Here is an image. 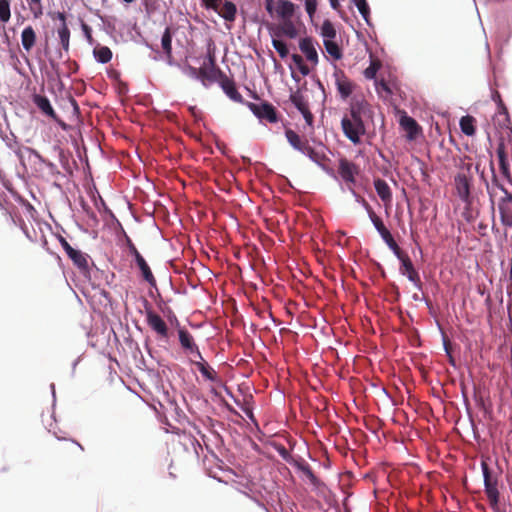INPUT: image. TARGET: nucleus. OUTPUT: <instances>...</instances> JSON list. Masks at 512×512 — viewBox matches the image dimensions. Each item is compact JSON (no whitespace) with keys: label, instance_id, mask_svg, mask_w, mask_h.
<instances>
[{"label":"nucleus","instance_id":"nucleus-14","mask_svg":"<svg viewBox=\"0 0 512 512\" xmlns=\"http://www.w3.org/2000/svg\"><path fill=\"white\" fill-rule=\"evenodd\" d=\"M225 94L233 101L244 103L242 95L238 92L235 82L230 79L226 74L223 75L218 82Z\"/></svg>","mask_w":512,"mask_h":512},{"label":"nucleus","instance_id":"nucleus-31","mask_svg":"<svg viewBox=\"0 0 512 512\" xmlns=\"http://www.w3.org/2000/svg\"><path fill=\"white\" fill-rule=\"evenodd\" d=\"M95 58L100 63H108L112 59V51L107 46L97 47L93 51Z\"/></svg>","mask_w":512,"mask_h":512},{"label":"nucleus","instance_id":"nucleus-34","mask_svg":"<svg viewBox=\"0 0 512 512\" xmlns=\"http://www.w3.org/2000/svg\"><path fill=\"white\" fill-rule=\"evenodd\" d=\"M303 154L308 156L313 162H315L317 164H321L326 159V156L324 153L315 150L310 145L307 146V148L304 150Z\"/></svg>","mask_w":512,"mask_h":512},{"label":"nucleus","instance_id":"nucleus-60","mask_svg":"<svg viewBox=\"0 0 512 512\" xmlns=\"http://www.w3.org/2000/svg\"><path fill=\"white\" fill-rule=\"evenodd\" d=\"M84 28H85V30H86V33H87V35H88V38H90L91 36H90V33H89V28H88V26H86V25H85V26H84Z\"/></svg>","mask_w":512,"mask_h":512},{"label":"nucleus","instance_id":"nucleus-28","mask_svg":"<svg viewBox=\"0 0 512 512\" xmlns=\"http://www.w3.org/2000/svg\"><path fill=\"white\" fill-rule=\"evenodd\" d=\"M475 119L470 115L463 116L460 119L461 131L467 136H473L475 134Z\"/></svg>","mask_w":512,"mask_h":512},{"label":"nucleus","instance_id":"nucleus-1","mask_svg":"<svg viewBox=\"0 0 512 512\" xmlns=\"http://www.w3.org/2000/svg\"><path fill=\"white\" fill-rule=\"evenodd\" d=\"M487 191L492 204H494V199L498 198L497 204L501 223L504 226L512 227V194L498 182L495 174L493 175L492 184L487 185Z\"/></svg>","mask_w":512,"mask_h":512},{"label":"nucleus","instance_id":"nucleus-36","mask_svg":"<svg viewBox=\"0 0 512 512\" xmlns=\"http://www.w3.org/2000/svg\"><path fill=\"white\" fill-rule=\"evenodd\" d=\"M10 1L0 0V21L3 23H7L11 18Z\"/></svg>","mask_w":512,"mask_h":512},{"label":"nucleus","instance_id":"nucleus-40","mask_svg":"<svg viewBox=\"0 0 512 512\" xmlns=\"http://www.w3.org/2000/svg\"><path fill=\"white\" fill-rule=\"evenodd\" d=\"M369 218L373 223L374 227L376 228V230L378 231V233L380 234V236H383L384 233L389 232V230L384 225L382 219L376 213L369 216Z\"/></svg>","mask_w":512,"mask_h":512},{"label":"nucleus","instance_id":"nucleus-33","mask_svg":"<svg viewBox=\"0 0 512 512\" xmlns=\"http://www.w3.org/2000/svg\"><path fill=\"white\" fill-rule=\"evenodd\" d=\"M383 241L387 244V246L392 250V252L394 253V255L397 257V256H400L401 253H403L404 251L398 246V244L396 243V241L394 240L392 234L389 232L387 233H384L383 236H381Z\"/></svg>","mask_w":512,"mask_h":512},{"label":"nucleus","instance_id":"nucleus-27","mask_svg":"<svg viewBox=\"0 0 512 512\" xmlns=\"http://www.w3.org/2000/svg\"><path fill=\"white\" fill-rule=\"evenodd\" d=\"M161 46L167 57V59L172 58V32L171 28L167 27L161 38Z\"/></svg>","mask_w":512,"mask_h":512},{"label":"nucleus","instance_id":"nucleus-7","mask_svg":"<svg viewBox=\"0 0 512 512\" xmlns=\"http://www.w3.org/2000/svg\"><path fill=\"white\" fill-rule=\"evenodd\" d=\"M246 105L258 119L269 123L278 121L276 109L272 104L262 101L260 103L247 102Z\"/></svg>","mask_w":512,"mask_h":512},{"label":"nucleus","instance_id":"nucleus-43","mask_svg":"<svg viewBox=\"0 0 512 512\" xmlns=\"http://www.w3.org/2000/svg\"><path fill=\"white\" fill-rule=\"evenodd\" d=\"M272 45L281 58H286L288 56L289 50L287 48V45L283 41L273 39Z\"/></svg>","mask_w":512,"mask_h":512},{"label":"nucleus","instance_id":"nucleus-29","mask_svg":"<svg viewBox=\"0 0 512 512\" xmlns=\"http://www.w3.org/2000/svg\"><path fill=\"white\" fill-rule=\"evenodd\" d=\"M290 101L301 113L309 109L308 101L299 91H296L290 95Z\"/></svg>","mask_w":512,"mask_h":512},{"label":"nucleus","instance_id":"nucleus-5","mask_svg":"<svg viewBox=\"0 0 512 512\" xmlns=\"http://www.w3.org/2000/svg\"><path fill=\"white\" fill-rule=\"evenodd\" d=\"M338 173L350 191V187L356 184V176L360 173V168L354 162L341 157L338 160Z\"/></svg>","mask_w":512,"mask_h":512},{"label":"nucleus","instance_id":"nucleus-15","mask_svg":"<svg viewBox=\"0 0 512 512\" xmlns=\"http://www.w3.org/2000/svg\"><path fill=\"white\" fill-rule=\"evenodd\" d=\"M178 336H179V342L181 344V347L192 353V354H198V358H201V352L194 342L193 336L189 333L188 330L184 328H180L178 330Z\"/></svg>","mask_w":512,"mask_h":512},{"label":"nucleus","instance_id":"nucleus-58","mask_svg":"<svg viewBox=\"0 0 512 512\" xmlns=\"http://www.w3.org/2000/svg\"><path fill=\"white\" fill-rule=\"evenodd\" d=\"M189 110H190L191 114H192L194 117H196V111H197V110H196V107H190V108H189Z\"/></svg>","mask_w":512,"mask_h":512},{"label":"nucleus","instance_id":"nucleus-25","mask_svg":"<svg viewBox=\"0 0 512 512\" xmlns=\"http://www.w3.org/2000/svg\"><path fill=\"white\" fill-rule=\"evenodd\" d=\"M498 159H499V166L502 174L509 178L510 177V168L509 163L507 160L506 152H505V146L503 142H500L498 144L497 150H496Z\"/></svg>","mask_w":512,"mask_h":512},{"label":"nucleus","instance_id":"nucleus-2","mask_svg":"<svg viewBox=\"0 0 512 512\" xmlns=\"http://www.w3.org/2000/svg\"><path fill=\"white\" fill-rule=\"evenodd\" d=\"M481 469L484 478V487L490 507L498 512L500 503V492L498 489V475L489 468L486 459L481 461Z\"/></svg>","mask_w":512,"mask_h":512},{"label":"nucleus","instance_id":"nucleus-54","mask_svg":"<svg viewBox=\"0 0 512 512\" xmlns=\"http://www.w3.org/2000/svg\"><path fill=\"white\" fill-rule=\"evenodd\" d=\"M264 3H265V9L266 11L272 15L273 14V5H274V0H264Z\"/></svg>","mask_w":512,"mask_h":512},{"label":"nucleus","instance_id":"nucleus-53","mask_svg":"<svg viewBox=\"0 0 512 512\" xmlns=\"http://www.w3.org/2000/svg\"><path fill=\"white\" fill-rule=\"evenodd\" d=\"M128 248H129V251L130 253L135 257L137 258V255H141L139 253V251L137 250V248L135 247V245L131 242L130 239H128Z\"/></svg>","mask_w":512,"mask_h":512},{"label":"nucleus","instance_id":"nucleus-24","mask_svg":"<svg viewBox=\"0 0 512 512\" xmlns=\"http://www.w3.org/2000/svg\"><path fill=\"white\" fill-rule=\"evenodd\" d=\"M21 43L25 51L30 52L36 43V33L32 26H27L21 33Z\"/></svg>","mask_w":512,"mask_h":512},{"label":"nucleus","instance_id":"nucleus-37","mask_svg":"<svg viewBox=\"0 0 512 512\" xmlns=\"http://www.w3.org/2000/svg\"><path fill=\"white\" fill-rule=\"evenodd\" d=\"M350 192L355 197L356 202H358L359 204H361L364 207L368 216H371L372 214L375 213V211L373 210L371 205L366 201V199L364 197H362L355 191L354 187H350Z\"/></svg>","mask_w":512,"mask_h":512},{"label":"nucleus","instance_id":"nucleus-47","mask_svg":"<svg viewBox=\"0 0 512 512\" xmlns=\"http://www.w3.org/2000/svg\"><path fill=\"white\" fill-rule=\"evenodd\" d=\"M317 0H305V9L310 18H312L317 9Z\"/></svg>","mask_w":512,"mask_h":512},{"label":"nucleus","instance_id":"nucleus-39","mask_svg":"<svg viewBox=\"0 0 512 512\" xmlns=\"http://www.w3.org/2000/svg\"><path fill=\"white\" fill-rule=\"evenodd\" d=\"M291 58H292V61L295 63V65L298 67L300 73L303 76H307L310 73V69L304 63V60H303L302 56H300L299 54H293L291 56Z\"/></svg>","mask_w":512,"mask_h":512},{"label":"nucleus","instance_id":"nucleus-16","mask_svg":"<svg viewBox=\"0 0 512 512\" xmlns=\"http://www.w3.org/2000/svg\"><path fill=\"white\" fill-rule=\"evenodd\" d=\"M374 187L385 207H390L392 203V191L388 183L381 178H377L374 180Z\"/></svg>","mask_w":512,"mask_h":512},{"label":"nucleus","instance_id":"nucleus-52","mask_svg":"<svg viewBox=\"0 0 512 512\" xmlns=\"http://www.w3.org/2000/svg\"><path fill=\"white\" fill-rule=\"evenodd\" d=\"M307 123L308 126L312 127L313 125V120H314V116L313 114L310 112L309 109L305 110L304 112L301 113Z\"/></svg>","mask_w":512,"mask_h":512},{"label":"nucleus","instance_id":"nucleus-48","mask_svg":"<svg viewBox=\"0 0 512 512\" xmlns=\"http://www.w3.org/2000/svg\"><path fill=\"white\" fill-rule=\"evenodd\" d=\"M75 448H78L80 451H83L84 448L81 444L74 440H66L65 439V446L61 448V450H73Z\"/></svg>","mask_w":512,"mask_h":512},{"label":"nucleus","instance_id":"nucleus-22","mask_svg":"<svg viewBox=\"0 0 512 512\" xmlns=\"http://www.w3.org/2000/svg\"><path fill=\"white\" fill-rule=\"evenodd\" d=\"M135 261L137 263V266L139 267L140 271H141V274H142V277L145 281H147L151 286H155L156 285V279L149 267V265L147 264V262L145 261V259L143 258L142 255H137V258H135Z\"/></svg>","mask_w":512,"mask_h":512},{"label":"nucleus","instance_id":"nucleus-17","mask_svg":"<svg viewBox=\"0 0 512 512\" xmlns=\"http://www.w3.org/2000/svg\"><path fill=\"white\" fill-rule=\"evenodd\" d=\"M299 48L301 52L306 56L308 61H310L314 65L318 63V53L314 47L312 38H302L299 41Z\"/></svg>","mask_w":512,"mask_h":512},{"label":"nucleus","instance_id":"nucleus-56","mask_svg":"<svg viewBox=\"0 0 512 512\" xmlns=\"http://www.w3.org/2000/svg\"><path fill=\"white\" fill-rule=\"evenodd\" d=\"M57 18L61 21V24H66V16L63 12H58Z\"/></svg>","mask_w":512,"mask_h":512},{"label":"nucleus","instance_id":"nucleus-42","mask_svg":"<svg viewBox=\"0 0 512 512\" xmlns=\"http://www.w3.org/2000/svg\"><path fill=\"white\" fill-rule=\"evenodd\" d=\"M381 64L378 60H372L370 65L364 70V76L366 79H374L376 77L377 71L379 70Z\"/></svg>","mask_w":512,"mask_h":512},{"label":"nucleus","instance_id":"nucleus-49","mask_svg":"<svg viewBox=\"0 0 512 512\" xmlns=\"http://www.w3.org/2000/svg\"><path fill=\"white\" fill-rule=\"evenodd\" d=\"M203 3L206 8L218 11V8L221 5L222 0H203Z\"/></svg>","mask_w":512,"mask_h":512},{"label":"nucleus","instance_id":"nucleus-4","mask_svg":"<svg viewBox=\"0 0 512 512\" xmlns=\"http://www.w3.org/2000/svg\"><path fill=\"white\" fill-rule=\"evenodd\" d=\"M492 123L500 133V142H503L505 139L509 141L512 139V122L507 107L497 110L492 118Z\"/></svg>","mask_w":512,"mask_h":512},{"label":"nucleus","instance_id":"nucleus-50","mask_svg":"<svg viewBox=\"0 0 512 512\" xmlns=\"http://www.w3.org/2000/svg\"><path fill=\"white\" fill-rule=\"evenodd\" d=\"M185 72L192 78H196L200 80V68H195L191 65H188L185 69Z\"/></svg>","mask_w":512,"mask_h":512},{"label":"nucleus","instance_id":"nucleus-57","mask_svg":"<svg viewBox=\"0 0 512 512\" xmlns=\"http://www.w3.org/2000/svg\"><path fill=\"white\" fill-rule=\"evenodd\" d=\"M246 414L252 421H255L254 415L251 410L246 411Z\"/></svg>","mask_w":512,"mask_h":512},{"label":"nucleus","instance_id":"nucleus-3","mask_svg":"<svg viewBox=\"0 0 512 512\" xmlns=\"http://www.w3.org/2000/svg\"><path fill=\"white\" fill-rule=\"evenodd\" d=\"M224 74L216 64L214 52L209 51L206 61L200 67V81L204 86H207V83L219 82Z\"/></svg>","mask_w":512,"mask_h":512},{"label":"nucleus","instance_id":"nucleus-51","mask_svg":"<svg viewBox=\"0 0 512 512\" xmlns=\"http://www.w3.org/2000/svg\"><path fill=\"white\" fill-rule=\"evenodd\" d=\"M492 99H493V101H495L497 103L498 109H501L502 107H506L501 98L500 93L497 90L493 91Z\"/></svg>","mask_w":512,"mask_h":512},{"label":"nucleus","instance_id":"nucleus-20","mask_svg":"<svg viewBox=\"0 0 512 512\" xmlns=\"http://www.w3.org/2000/svg\"><path fill=\"white\" fill-rule=\"evenodd\" d=\"M192 363L197 367L199 372L205 377L207 380L216 382L217 381V373L215 370L204 360L203 356L198 358V360H193Z\"/></svg>","mask_w":512,"mask_h":512},{"label":"nucleus","instance_id":"nucleus-19","mask_svg":"<svg viewBox=\"0 0 512 512\" xmlns=\"http://www.w3.org/2000/svg\"><path fill=\"white\" fill-rule=\"evenodd\" d=\"M285 136L288 143L297 151L303 153L309 145L306 138L300 137L294 130L286 129Z\"/></svg>","mask_w":512,"mask_h":512},{"label":"nucleus","instance_id":"nucleus-10","mask_svg":"<svg viewBox=\"0 0 512 512\" xmlns=\"http://www.w3.org/2000/svg\"><path fill=\"white\" fill-rule=\"evenodd\" d=\"M333 76L339 95L342 99H347L353 92L354 84L341 69H335Z\"/></svg>","mask_w":512,"mask_h":512},{"label":"nucleus","instance_id":"nucleus-12","mask_svg":"<svg viewBox=\"0 0 512 512\" xmlns=\"http://www.w3.org/2000/svg\"><path fill=\"white\" fill-rule=\"evenodd\" d=\"M33 104L39 109V111L46 117H49L55 121H58V115L53 109L50 100L47 96L40 93H34L31 96Z\"/></svg>","mask_w":512,"mask_h":512},{"label":"nucleus","instance_id":"nucleus-55","mask_svg":"<svg viewBox=\"0 0 512 512\" xmlns=\"http://www.w3.org/2000/svg\"><path fill=\"white\" fill-rule=\"evenodd\" d=\"M329 2H330L331 7H332L334 10H339V8H340V4H339V1H338V0H329Z\"/></svg>","mask_w":512,"mask_h":512},{"label":"nucleus","instance_id":"nucleus-13","mask_svg":"<svg viewBox=\"0 0 512 512\" xmlns=\"http://www.w3.org/2000/svg\"><path fill=\"white\" fill-rule=\"evenodd\" d=\"M146 320L149 327L162 338L168 337V327L165 321L154 311H146Z\"/></svg>","mask_w":512,"mask_h":512},{"label":"nucleus","instance_id":"nucleus-26","mask_svg":"<svg viewBox=\"0 0 512 512\" xmlns=\"http://www.w3.org/2000/svg\"><path fill=\"white\" fill-rule=\"evenodd\" d=\"M363 106V102L352 103L349 109V114H346L343 118H348V120L352 122L364 123L361 116Z\"/></svg>","mask_w":512,"mask_h":512},{"label":"nucleus","instance_id":"nucleus-46","mask_svg":"<svg viewBox=\"0 0 512 512\" xmlns=\"http://www.w3.org/2000/svg\"><path fill=\"white\" fill-rule=\"evenodd\" d=\"M376 90L379 94H381L382 92H385L386 96H390L393 94L389 84L387 82H385L384 80L376 82Z\"/></svg>","mask_w":512,"mask_h":512},{"label":"nucleus","instance_id":"nucleus-18","mask_svg":"<svg viewBox=\"0 0 512 512\" xmlns=\"http://www.w3.org/2000/svg\"><path fill=\"white\" fill-rule=\"evenodd\" d=\"M400 125L406 131L409 140H414L421 131L416 120L407 115H403L400 118Z\"/></svg>","mask_w":512,"mask_h":512},{"label":"nucleus","instance_id":"nucleus-38","mask_svg":"<svg viewBox=\"0 0 512 512\" xmlns=\"http://www.w3.org/2000/svg\"><path fill=\"white\" fill-rule=\"evenodd\" d=\"M354 4L358 8L364 20L369 23L370 8L366 0H354Z\"/></svg>","mask_w":512,"mask_h":512},{"label":"nucleus","instance_id":"nucleus-21","mask_svg":"<svg viewBox=\"0 0 512 512\" xmlns=\"http://www.w3.org/2000/svg\"><path fill=\"white\" fill-rule=\"evenodd\" d=\"M222 6H219L218 11H216L222 18L226 21L233 22L235 21L237 14L236 5L228 0H222Z\"/></svg>","mask_w":512,"mask_h":512},{"label":"nucleus","instance_id":"nucleus-8","mask_svg":"<svg viewBox=\"0 0 512 512\" xmlns=\"http://www.w3.org/2000/svg\"><path fill=\"white\" fill-rule=\"evenodd\" d=\"M399 261L401 262L400 272L402 275L407 276L409 281H411L418 289L422 288V281L418 271L415 269L410 257L407 253L403 252L400 256H397Z\"/></svg>","mask_w":512,"mask_h":512},{"label":"nucleus","instance_id":"nucleus-41","mask_svg":"<svg viewBox=\"0 0 512 512\" xmlns=\"http://www.w3.org/2000/svg\"><path fill=\"white\" fill-rule=\"evenodd\" d=\"M30 11L32 12L34 18H39L43 15V6L42 0H27Z\"/></svg>","mask_w":512,"mask_h":512},{"label":"nucleus","instance_id":"nucleus-32","mask_svg":"<svg viewBox=\"0 0 512 512\" xmlns=\"http://www.w3.org/2000/svg\"><path fill=\"white\" fill-rule=\"evenodd\" d=\"M324 47L327 53L335 60L342 58V51L339 45L333 40H324Z\"/></svg>","mask_w":512,"mask_h":512},{"label":"nucleus","instance_id":"nucleus-59","mask_svg":"<svg viewBox=\"0 0 512 512\" xmlns=\"http://www.w3.org/2000/svg\"><path fill=\"white\" fill-rule=\"evenodd\" d=\"M509 280L511 281V285H512V258H511V269H510V274H509Z\"/></svg>","mask_w":512,"mask_h":512},{"label":"nucleus","instance_id":"nucleus-11","mask_svg":"<svg viewBox=\"0 0 512 512\" xmlns=\"http://www.w3.org/2000/svg\"><path fill=\"white\" fill-rule=\"evenodd\" d=\"M60 243L68 257L81 270L88 269L87 256L79 250L74 249L65 238L60 237Z\"/></svg>","mask_w":512,"mask_h":512},{"label":"nucleus","instance_id":"nucleus-45","mask_svg":"<svg viewBox=\"0 0 512 512\" xmlns=\"http://www.w3.org/2000/svg\"><path fill=\"white\" fill-rule=\"evenodd\" d=\"M282 32L289 38H295L297 35L296 28L294 27V25L291 21L285 22V24L282 28Z\"/></svg>","mask_w":512,"mask_h":512},{"label":"nucleus","instance_id":"nucleus-44","mask_svg":"<svg viewBox=\"0 0 512 512\" xmlns=\"http://www.w3.org/2000/svg\"><path fill=\"white\" fill-rule=\"evenodd\" d=\"M300 470L305 474V476L310 480V482L313 485H317L318 479L308 464L301 465Z\"/></svg>","mask_w":512,"mask_h":512},{"label":"nucleus","instance_id":"nucleus-6","mask_svg":"<svg viewBox=\"0 0 512 512\" xmlns=\"http://www.w3.org/2000/svg\"><path fill=\"white\" fill-rule=\"evenodd\" d=\"M471 164L467 165L468 172H459L454 178V185L458 197L466 204L471 203V182L472 176L469 175Z\"/></svg>","mask_w":512,"mask_h":512},{"label":"nucleus","instance_id":"nucleus-30","mask_svg":"<svg viewBox=\"0 0 512 512\" xmlns=\"http://www.w3.org/2000/svg\"><path fill=\"white\" fill-rule=\"evenodd\" d=\"M58 37L60 40V44L65 52L69 51L70 44V30L67 24H61V26L57 30Z\"/></svg>","mask_w":512,"mask_h":512},{"label":"nucleus","instance_id":"nucleus-23","mask_svg":"<svg viewBox=\"0 0 512 512\" xmlns=\"http://www.w3.org/2000/svg\"><path fill=\"white\" fill-rule=\"evenodd\" d=\"M276 12L280 18L284 20H290L294 15L295 5L288 0H279Z\"/></svg>","mask_w":512,"mask_h":512},{"label":"nucleus","instance_id":"nucleus-9","mask_svg":"<svg viewBox=\"0 0 512 512\" xmlns=\"http://www.w3.org/2000/svg\"><path fill=\"white\" fill-rule=\"evenodd\" d=\"M341 127L344 135L353 144H359L361 142V136L366 132L364 123L352 122L349 121L348 118H342Z\"/></svg>","mask_w":512,"mask_h":512},{"label":"nucleus","instance_id":"nucleus-61","mask_svg":"<svg viewBox=\"0 0 512 512\" xmlns=\"http://www.w3.org/2000/svg\"><path fill=\"white\" fill-rule=\"evenodd\" d=\"M285 454H287V451H286V449H285V448H282V450H281V455L285 456Z\"/></svg>","mask_w":512,"mask_h":512},{"label":"nucleus","instance_id":"nucleus-35","mask_svg":"<svg viewBox=\"0 0 512 512\" xmlns=\"http://www.w3.org/2000/svg\"><path fill=\"white\" fill-rule=\"evenodd\" d=\"M321 35L325 40H333L336 37V30L330 20H325L321 27Z\"/></svg>","mask_w":512,"mask_h":512}]
</instances>
